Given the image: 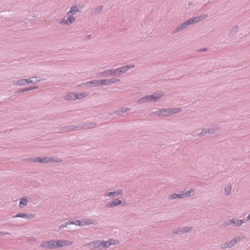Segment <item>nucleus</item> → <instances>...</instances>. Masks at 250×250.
<instances>
[{
    "label": "nucleus",
    "instance_id": "25",
    "mask_svg": "<svg viewBox=\"0 0 250 250\" xmlns=\"http://www.w3.org/2000/svg\"><path fill=\"white\" fill-rule=\"evenodd\" d=\"M51 240L49 241H44L41 244V247L45 248L51 249Z\"/></svg>",
    "mask_w": 250,
    "mask_h": 250
},
{
    "label": "nucleus",
    "instance_id": "14",
    "mask_svg": "<svg viewBox=\"0 0 250 250\" xmlns=\"http://www.w3.org/2000/svg\"><path fill=\"white\" fill-rule=\"evenodd\" d=\"M80 226L90 225L95 224V221L90 219H83L80 221Z\"/></svg>",
    "mask_w": 250,
    "mask_h": 250
},
{
    "label": "nucleus",
    "instance_id": "27",
    "mask_svg": "<svg viewBox=\"0 0 250 250\" xmlns=\"http://www.w3.org/2000/svg\"><path fill=\"white\" fill-rule=\"evenodd\" d=\"M103 9V6H99L94 9H92V12L94 14L100 13Z\"/></svg>",
    "mask_w": 250,
    "mask_h": 250
},
{
    "label": "nucleus",
    "instance_id": "33",
    "mask_svg": "<svg viewBox=\"0 0 250 250\" xmlns=\"http://www.w3.org/2000/svg\"><path fill=\"white\" fill-rule=\"evenodd\" d=\"M86 95V94H85V92L81 93L80 94L75 93V96L76 97V99H82L83 98H84Z\"/></svg>",
    "mask_w": 250,
    "mask_h": 250
},
{
    "label": "nucleus",
    "instance_id": "8",
    "mask_svg": "<svg viewBox=\"0 0 250 250\" xmlns=\"http://www.w3.org/2000/svg\"><path fill=\"white\" fill-rule=\"evenodd\" d=\"M244 222V221L243 220L233 218L229 220L228 222H227L226 224L227 226H229L232 225L234 227H240L242 225Z\"/></svg>",
    "mask_w": 250,
    "mask_h": 250
},
{
    "label": "nucleus",
    "instance_id": "16",
    "mask_svg": "<svg viewBox=\"0 0 250 250\" xmlns=\"http://www.w3.org/2000/svg\"><path fill=\"white\" fill-rule=\"evenodd\" d=\"M75 18L73 16H69L65 20H63L60 22V24H62L63 23H65L66 24L69 25L72 24L73 21H75Z\"/></svg>",
    "mask_w": 250,
    "mask_h": 250
},
{
    "label": "nucleus",
    "instance_id": "22",
    "mask_svg": "<svg viewBox=\"0 0 250 250\" xmlns=\"http://www.w3.org/2000/svg\"><path fill=\"white\" fill-rule=\"evenodd\" d=\"M27 199L26 198H21L20 199L19 207L20 208H22L23 206L27 205Z\"/></svg>",
    "mask_w": 250,
    "mask_h": 250
},
{
    "label": "nucleus",
    "instance_id": "21",
    "mask_svg": "<svg viewBox=\"0 0 250 250\" xmlns=\"http://www.w3.org/2000/svg\"><path fill=\"white\" fill-rule=\"evenodd\" d=\"M27 79H21L19 80H18L16 82L14 81L13 83H16L18 85L22 86V85H25L26 84H27Z\"/></svg>",
    "mask_w": 250,
    "mask_h": 250
},
{
    "label": "nucleus",
    "instance_id": "6",
    "mask_svg": "<svg viewBox=\"0 0 250 250\" xmlns=\"http://www.w3.org/2000/svg\"><path fill=\"white\" fill-rule=\"evenodd\" d=\"M85 246L94 250H103L101 240H96L87 243Z\"/></svg>",
    "mask_w": 250,
    "mask_h": 250
},
{
    "label": "nucleus",
    "instance_id": "47",
    "mask_svg": "<svg viewBox=\"0 0 250 250\" xmlns=\"http://www.w3.org/2000/svg\"><path fill=\"white\" fill-rule=\"evenodd\" d=\"M6 234H10L9 232H0V235L2 236H5Z\"/></svg>",
    "mask_w": 250,
    "mask_h": 250
},
{
    "label": "nucleus",
    "instance_id": "39",
    "mask_svg": "<svg viewBox=\"0 0 250 250\" xmlns=\"http://www.w3.org/2000/svg\"><path fill=\"white\" fill-rule=\"evenodd\" d=\"M80 85H85V86H87L89 87H92V83H90V81H88L86 82L83 83L80 85Z\"/></svg>",
    "mask_w": 250,
    "mask_h": 250
},
{
    "label": "nucleus",
    "instance_id": "11",
    "mask_svg": "<svg viewBox=\"0 0 250 250\" xmlns=\"http://www.w3.org/2000/svg\"><path fill=\"white\" fill-rule=\"evenodd\" d=\"M121 203H122V201L121 200H120L119 199H116L111 202L107 203L105 204V206L106 208H113L114 207L117 206L121 204Z\"/></svg>",
    "mask_w": 250,
    "mask_h": 250
},
{
    "label": "nucleus",
    "instance_id": "5",
    "mask_svg": "<svg viewBox=\"0 0 250 250\" xmlns=\"http://www.w3.org/2000/svg\"><path fill=\"white\" fill-rule=\"evenodd\" d=\"M28 161L35 163L39 162L40 163H48L50 162H58L57 160H54L52 157H38V158H31L28 159Z\"/></svg>",
    "mask_w": 250,
    "mask_h": 250
},
{
    "label": "nucleus",
    "instance_id": "41",
    "mask_svg": "<svg viewBox=\"0 0 250 250\" xmlns=\"http://www.w3.org/2000/svg\"><path fill=\"white\" fill-rule=\"evenodd\" d=\"M238 27L237 26H235L231 29L230 33H236L238 32Z\"/></svg>",
    "mask_w": 250,
    "mask_h": 250
},
{
    "label": "nucleus",
    "instance_id": "45",
    "mask_svg": "<svg viewBox=\"0 0 250 250\" xmlns=\"http://www.w3.org/2000/svg\"><path fill=\"white\" fill-rule=\"evenodd\" d=\"M173 111L174 114H176L181 111V109L180 108H173Z\"/></svg>",
    "mask_w": 250,
    "mask_h": 250
},
{
    "label": "nucleus",
    "instance_id": "34",
    "mask_svg": "<svg viewBox=\"0 0 250 250\" xmlns=\"http://www.w3.org/2000/svg\"><path fill=\"white\" fill-rule=\"evenodd\" d=\"M100 83L101 84V86L109 85L108 79L100 80Z\"/></svg>",
    "mask_w": 250,
    "mask_h": 250
},
{
    "label": "nucleus",
    "instance_id": "38",
    "mask_svg": "<svg viewBox=\"0 0 250 250\" xmlns=\"http://www.w3.org/2000/svg\"><path fill=\"white\" fill-rule=\"evenodd\" d=\"M180 228L175 229L173 230V233L175 234L180 235L181 234H182V232L180 231Z\"/></svg>",
    "mask_w": 250,
    "mask_h": 250
},
{
    "label": "nucleus",
    "instance_id": "9",
    "mask_svg": "<svg viewBox=\"0 0 250 250\" xmlns=\"http://www.w3.org/2000/svg\"><path fill=\"white\" fill-rule=\"evenodd\" d=\"M207 17V15H200L197 17H195L194 18H191L189 19L188 20L189 22H190V25L193 24L194 23H196L199 22V21L204 20Z\"/></svg>",
    "mask_w": 250,
    "mask_h": 250
},
{
    "label": "nucleus",
    "instance_id": "3",
    "mask_svg": "<svg viewBox=\"0 0 250 250\" xmlns=\"http://www.w3.org/2000/svg\"><path fill=\"white\" fill-rule=\"evenodd\" d=\"M194 194V189L190 188L189 190H184L180 194L174 193L170 195L168 197L169 200L176 199H182L189 197L193 195Z\"/></svg>",
    "mask_w": 250,
    "mask_h": 250
},
{
    "label": "nucleus",
    "instance_id": "1",
    "mask_svg": "<svg viewBox=\"0 0 250 250\" xmlns=\"http://www.w3.org/2000/svg\"><path fill=\"white\" fill-rule=\"evenodd\" d=\"M163 96V94L161 92H154L151 95H147L137 101L138 104H143L146 103L156 102L160 99Z\"/></svg>",
    "mask_w": 250,
    "mask_h": 250
},
{
    "label": "nucleus",
    "instance_id": "10",
    "mask_svg": "<svg viewBox=\"0 0 250 250\" xmlns=\"http://www.w3.org/2000/svg\"><path fill=\"white\" fill-rule=\"evenodd\" d=\"M123 194V190L120 188L117 189L116 191H111L105 193L104 196H108L110 197H115L119 195H122Z\"/></svg>",
    "mask_w": 250,
    "mask_h": 250
},
{
    "label": "nucleus",
    "instance_id": "18",
    "mask_svg": "<svg viewBox=\"0 0 250 250\" xmlns=\"http://www.w3.org/2000/svg\"><path fill=\"white\" fill-rule=\"evenodd\" d=\"M76 98L75 93L74 92L69 93L64 96L66 100H75Z\"/></svg>",
    "mask_w": 250,
    "mask_h": 250
},
{
    "label": "nucleus",
    "instance_id": "44",
    "mask_svg": "<svg viewBox=\"0 0 250 250\" xmlns=\"http://www.w3.org/2000/svg\"><path fill=\"white\" fill-rule=\"evenodd\" d=\"M109 243H110V245H116L117 243V241L116 240H115L114 239H109L108 240Z\"/></svg>",
    "mask_w": 250,
    "mask_h": 250
},
{
    "label": "nucleus",
    "instance_id": "36",
    "mask_svg": "<svg viewBox=\"0 0 250 250\" xmlns=\"http://www.w3.org/2000/svg\"><path fill=\"white\" fill-rule=\"evenodd\" d=\"M108 80H109V85L120 81V80L119 79H117L114 78L109 79H108Z\"/></svg>",
    "mask_w": 250,
    "mask_h": 250
},
{
    "label": "nucleus",
    "instance_id": "40",
    "mask_svg": "<svg viewBox=\"0 0 250 250\" xmlns=\"http://www.w3.org/2000/svg\"><path fill=\"white\" fill-rule=\"evenodd\" d=\"M207 129H203L202 131L198 134V136H203L205 135H206V134H207Z\"/></svg>",
    "mask_w": 250,
    "mask_h": 250
},
{
    "label": "nucleus",
    "instance_id": "29",
    "mask_svg": "<svg viewBox=\"0 0 250 250\" xmlns=\"http://www.w3.org/2000/svg\"><path fill=\"white\" fill-rule=\"evenodd\" d=\"M180 25L182 26L183 30H184L185 29H187L188 27V26L190 25V24L188 20Z\"/></svg>",
    "mask_w": 250,
    "mask_h": 250
},
{
    "label": "nucleus",
    "instance_id": "23",
    "mask_svg": "<svg viewBox=\"0 0 250 250\" xmlns=\"http://www.w3.org/2000/svg\"><path fill=\"white\" fill-rule=\"evenodd\" d=\"M78 11H79L78 8L77 6H72L70 10L67 13V15H69V14L72 13V14H76Z\"/></svg>",
    "mask_w": 250,
    "mask_h": 250
},
{
    "label": "nucleus",
    "instance_id": "15",
    "mask_svg": "<svg viewBox=\"0 0 250 250\" xmlns=\"http://www.w3.org/2000/svg\"><path fill=\"white\" fill-rule=\"evenodd\" d=\"M234 244L233 243V241H232V239L229 241V242H226L223 244H222L220 246V248L222 249H226L228 248H231L233 247L234 246Z\"/></svg>",
    "mask_w": 250,
    "mask_h": 250
},
{
    "label": "nucleus",
    "instance_id": "51",
    "mask_svg": "<svg viewBox=\"0 0 250 250\" xmlns=\"http://www.w3.org/2000/svg\"><path fill=\"white\" fill-rule=\"evenodd\" d=\"M125 112L128 111H130V109L128 107H125Z\"/></svg>",
    "mask_w": 250,
    "mask_h": 250
},
{
    "label": "nucleus",
    "instance_id": "48",
    "mask_svg": "<svg viewBox=\"0 0 250 250\" xmlns=\"http://www.w3.org/2000/svg\"><path fill=\"white\" fill-rule=\"evenodd\" d=\"M208 50V48H201L200 49L199 51H200V52H205V51H207Z\"/></svg>",
    "mask_w": 250,
    "mask_h": 250
},
{
    "label": "nucleus",
    "instance_id": "26",
    "mask_svg": "<svg viewBox=\"0 0 250 250\" xmlns=\"http://www.w3.org/2000/svg\"><path fill=\"white\" fill-rule=\"evenodd\" d=\"M245 237L243 236L239 235L237 237H234L232 239V241H233V243H234V245H235L237 243H238V242H239L240 240H242Z\"/></svg>",
    "mask_w": 250,
    "mask_h": 250
},
{
    "label": "nucleus",
    "instance_id": "37",
    "mask_svg": "<svg viewBox=\"0 0 250 250\" xmlns=\"http://www.w3.org/2000/svg\"><path fill=\"white\" fill-rule=\"evenodd\" d=\"M166 114H167V116L174 114L173 111V108L166 109Z\"/></svg>",
    "mask_w": 250,
    "mask_h": 250
},
{
    "label": "nucleus",
    "instance_id": "24",
    "mask_svg": "<svg viewBox=\"0 0 250 250\" xmlns=\"http://www.w3.org/2000/svg\"><path fill=\"white\" fill-rule=\"evenodd\" d=\"M232 186L231 184L228 185L224 188L225 194L226 195H229L231 191Z\"/></svg>",
    "mask_w": 250,
    "mask_h": 250
},
{
    "label": "nucleus",
    "instance_id": "2",
    "mask_svg": "<svg viewBox=\"0 0 250 250\" xmlns=\"http://www.w3.org/2000/svg\"><path fill=\"white\" fill-rule=\"evenodd\" d=\"M96 125V123L94 122L83 123L82 124H79L77 125H68L66 127H64L63 128L65 130H68L70 131H74L78 128H81L83 129H88L91 128L95 127Z\"/></svg>",
    "mask_w": 250,
    "mask_h": 250
},
{
    "label": "nucleus",
    "instance_id": "31",
    "mask_svg": "<svg viewBox=\"0 0 250 250\" xmlns=\"http://www.w3.org/2000/svg\"><path fill=\"white\" fill-rule=\"evenodd\" d=\"M69 225L73 224L77 226H80V220H73L72 219H70L68 220Z\"/></svg>",
    "mask_w": 250,
    "mask_h": 250
},
{
    "label": "nucleus",
    "instance_id": "32",
    "mask_svg": "<svg viewBox=\"0 0 250 250\" xmlns=\"http://www.w3.org/2000/svg\"><path fill=\"white\" fill-rule=\"evenodd\" d=\"M102 249L103 248L106 249L111 246L108 240L107 241H102Z\"/></svg>",
    "mask_w": 250,
    "mask_h": 250
},
{
    "label": "nucleus",
    "instance_id": "46",
    "mask_svg": "<svg viewBox=\"0 0 250 250\" xmlns=\"http://www.w3.org/2000/svg\"><path fill=\"white\" fill-rule=\"evenodd\" d=\"M114 114H117L118 115H121L123 114V111L120 110V109L116 110L114 112Z\"/></svg>",
    "mask_w": 250,
    "mask_h": 250
},
{
    "label": "nucleus",
    "instance_id": "43",
    "mask_svg": "<svg viewBox=\"0 0 250 250\" xmlns=\"http://www.w3.org/2000/svg\"><path fill=\"white\" fill-rule=\"evenodd\" d=\"M207 131V133L209 134H213L215 133V131L214 128H209L206 129Z\"/></svg>",
    "mask_w": 250,
    "mask_h": 250
},
{
    "label": "nucleus",
    "instance_id": "4",
    "mask_svg": "<svg viewBox=\"0 0 250 250\" xmlns=\"http://www.w3.org/2000/svg\"><path fill=\"white\" fill-rule=\"evenodd\" d=\"M51 249H57L67 246H71L72 242L69 240H51Z\"/></svg>",
    "mask_w": 250,
    "mask_h": 250
},
{
    "label": "nucleus",
    "instance_id": "49",
    "mask_svg": "<svg viewBox=\"0 0 250 250\" xmlns=\"http://www.w3.org/2000/svg\"><path fill=\"white\" fill-rule=\"evenodd\" d=\"M246 220L247 221H250V213L247 216Z\"/></svg>",
    "mask_w": 250,
    "mask_h": 250
},
{
    "label": "nucleus",
    "instance_id": "28",
    "mask_svg": "<svg viewBox=\"0 0 250 250\" xmlns=\"http://www.w3.org/2000/svg\"><path fill=\"white\" fill-rule=\"evenodd\" d=\"M100 80H93L90 81V83H92V86H97V87L100 86L101 84H100Z\"/></svg>",
    "mask_w": 250,
    "mask_h": 250
},
{
    "label": "nucleus",
    "instance_id": "7",
    "mask_svg": "<svg viewBox=\"0 0 250 250\" xmlns=\"http://www.w3.org/2000/svg\"><path fill=\"white\" fill-rule=\"evenodd\" d=\"M134 65L132 64L131 65H124L122 67L117 68L114 69V73L116 76H119L122 74L126 72L130 68L134 67Z\"/></svg>",
    "mask_w": 250,
    "mask_h": 250
},
{
    "label": "nucleus",
    "instance_id": "12",
    "mask_svg": "<svg viewBox=\"0 0 250 250\" xmlns=\"http://www.w3.org/2000/svg\"><path fill=\"white\" fill-rule=\"evenodd\" d=\"M35 215L34 214H27V213H18L16 215L13 216V218L21 217L27 219H32L35 217Z\"/></svg>",
    "mask_w": 250,
    "mask_h": 250
},
{
    "label": "nucleus",
    "instance_id": "17",
    "mask_svg": "<svg viewBox=\"0 0 250 250\" xmlns=\"http://www.w3.org/2000/svg\"><path fill=\"white\" fill-rule=\"evenodd\" d=\"M152 113L159 116H167L166 109H159Z\"/></svg>",
    "mask_w": 250,
    "mask_h": 250
},
{
    "label": "nucleus",
    "instance_id": "13",
    "mask_svg": "<svg viewBox=\"0 0 250 250\" xmlns=\"http://www.w3.org/2000/svg\"><path fill=\"white\" fill-rule=\"evenodd\" d=\"M101 75L105 77L109 76H115L114 70L113 69H107L100 73Z\"/></svg>",
    "mask_w": 250,
    "mask_h": 250
},
{
    "label": "nucleus",
    "instance_id": "42",
    "mask_svg": "<svg viewBox=\"0 0 250 250\" xmlns=\"http://www.w3.org/2000/svg\"><path fill=\"white\" fill-rule=\"evenodd\" d=\"M68 225H69V221H68L66 222L65 223H64V224L60 225L59 228V229H61L64 227H67Z\"/></svg>",
    "mask_w": 250,
    "mask_h": 250
},
{
    "label": "nucleus",
    "instance_id": "35",
    "mask_svg": "<svg viewBox=\"0 0 250 250\" xmlns=\"http://www.w3.org/2000/svg\"><path fill=\"white\" fill-rule=\"evenodd\" d=\"M182 31H183V29L182 28V26H181V25H178V26H177L173 30V31H172V34H175V33H177L178 32H181Z\"/></svg>",
    "mask_w": 250,
    "mask_h": 250
},
{
    "label": "nucleus",
    "instance_id": "19",
    "mask_svg": "<svg viewBox=\"0 0 250 250\" xmlns=\"http://www.w3.org/2000/svg\"><path fill=\"white\" fill-rule=\"evenodd\" d=\"M180 231L182 232V233H186L192 230L193 228L191 227L186 226L184 227H180Z\"/></svg>",
    "mask_w": 250,
    "mask_h": 250
},
{
    "label": "nucleus",
    "instance_id": "20",
    "mask_svg": "<svg viewBox=\"0 0 250 250\" xmlns=\"http://www.w3.org/2000/svg\"><path fill=\"white\" fill-rule=\"evenodd\" d=\"M37 77H32L30 78L27 79V83H33L35 84L38 82H40L41 80H37Z\"/></svg>",
    "mask_w": 250,
    "mask_h": 250
},
{
    "label": "nucleus",
    "instance_id": "50",
    "mask_svg": "<svg viewBox=\"0 0 250 250\" xmlns=\"http://www.w3.org/2000/svg\"><path fill=\"white\" fill-rule=\"evenodd\" d=\"M120 110H122V111H123V113H125V107H123V108H121L120 109Z\"/></svg>",
    "mask_w": 250,
    "mask_h": 250
},
{
    "label": "nucleus",
    "instance_id": "30",
    "mask_svg": "<svg viewBox=\"0 0 250 250\" xmlns=\"http://www.w3.org/2000/svg\"><path fill=\"white\" fill-rule=\"evenodd\" d=\"M37 88V86L27 87H26L25 88H23V89H21V90H19L18 92H26V91H29V90L35 89Z\"/></svg>",
    "mask_w": 250,
    "mask_h": 250
},
{
    "label": "nucleus",
    "instance_id": "52",
    "mask_svg": "<svg viewBox=\"0 0 250 250\" xmlns=\"http://www.w3.org/2000/svg\"><path fill=\"white\" fill-rule=\"evenodd\" d=\"M90 37H91V36H90V35H88V36H87L88 39H90Z\"/></svg>",
    "mask_w": 250,
    "mask_h": 250
}]
</instances>
